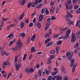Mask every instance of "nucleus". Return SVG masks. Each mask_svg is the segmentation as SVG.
Segmentation results:
<instances>
[{"label": "nucleus", "instance_id": "obj_15", "mask_svg": "<svg viewBox=\"0 0 80 80\" xmlns=\"http://www.w3.org/2000/svg\"><path fill=\"white\" fill-rule=\"evenodd\" d=\"M36 37V35L35 34L33 35L32 38L31 39V41H32V42H33L34 40H35V37Z\"/></svg>", "mask_w": 80, "mask_h": 80}, {"label": "nucleus", "instance_id": "obj_63", "mask_svg": "<svg viewBox=\"0 0 80 80\" xmlns=\"http://www.w3.org/2000/svg\"><path fill=\"white\" fill-rule=\"evenodd\" d=\"M57 77V76H54L53 77L52 80H55V78L56 79V77Z\"/></svg>", "mask_w": 80, "mask_h": 80}, {"label": "nucleus", "instance_id": "obj_19", "mask_svg": "<svg viewBox=\"0 0 80 80\" xmlns=\"http://www.w3.org/2000/svg\"><path fill=\"white\" fill-rule=\"evenodd\" d=\"M41 26L42 24H41V23H40L39 22H38L37 24V27L39 29H40Z\"/></svg>", "mask_w": 80, "mask_h": 80}, {"label": "nucleus", "instance_id": "obj_18", "mask_svg": "<svg viewBox=\"0 0 80 80\" xmlns=\"http://www.w3.org/2000/svg\"><path fill=\"white\" fill-rule=\"evenodd\" d=\"M42 5H43V3H42L39 4V5H38V6H37L36 7V8L37 9H38V8H40V7H42Z\"/></svg>", "mask_w": 80, "mask_h": 80}, {"label": "nucleus", "instance_id": "obj_50", "mask_svg": "<svg viewBox=\"0 0 80 80\" xmlns=\"http://www.w3.org/2000/svg\"><path fill=\"white\" fill-rule=\"evenodd\" d=\"M55 3V2L54 1H51L50 2V5L52 6H53Z\"/></svg>", "mask_w": 80, "mask_h": 80}, {"label": "nucleus", "instance_id": "obj_34", "mask_svg": "<svg viewBox=\"0 0 80 80\" xmlns=\"http://www.w3.org/2000/svg\"><path fill=\"white\" fill-rule=\"evenodd\" d=\"M45 9H47V10H46L45 12V13L47 15H48V14H49V11L47 10V8H45Z\"/></svg>", "mask_w": 80, "mask_h": 80}, {"label": "nucleus", "instance_id": "obj_58", "mask_svg": "<svg viewBox=\"0 0 80 80\" xmlns=\"http://www.w3.org/2000/svg\"><path fill=\"white\" fill-rule=\"evenodd\" d=\"M34 76L35 79V80H37V78H38V76L37 75V74H35L34 75Z\"/></svg>", "mask_w": 80, "mask_h": 80}, {"label": "nucleus", "instance_id": "obj_53", "mask_svg": "<svg viewBox=\"0 0 80 80\" xmlns=\"http://www.w3.org/2000/svg\"><path fill=\"white\" fill-rule=\"evenodd\" d=\"M78 0H72V2L73 3H76L78 2Z\"/></svg>", "mask_w": 80, "mask_h": 80}, {"label": "nucleus", "instance_id": "obj_55", "mask_svg": "<svg viewBox=\"0 0 80 80\" xmlns=\"http://www.w3.org/2000/svg\"><path fill=\"white\" fill-rule=\"evenodd\" d=\"M53 37H54V38H57V37H58V34H54Z\"/></svg>", "mask_w": 80, "mask_h": 80}, {"label": "nucleus", "instance_id": "obj_27", "mask_svg": "<svg viewBox=\"0 0 80 80\" xmlns=\"http://www.w3.org/2000/svg\"><path fill=\"white\" fill-rule=\"evenodd\" d=\"M76 66H77V64H75L73 67L72 71L73 73V72H75V67H76Z\"/></svg>", "mask_w": 80, "mask_h": 80}, {"label": "nucleus", "instance_id": "obj_43", "mask_svg": "<svg viewBox=\"0 0 80 80\" xmlns=\"http://www.w3.org/2000/svg\"><path fill=\"white\" fill-rule=\"evenodd\" d=\"M45 8H43L42 9V11H41V13L42 14H43V13H45Z\"/></svg>", "mask_w": 80, "mask_h": 80}, {"label": "nucleus", "instance_id": "obj_37", "mask_svg": "<svg viewBox=\"0 0 80 80\" xmlns=\"http://www.w3.org/2000/svg\"><path fill=\"white\" fill-rule=\"evenodd\" d=\"M68 25H72V24H73V22L72 21H70L69 20V21H68Z\"/></svg>", "mask_w": 80, "mask_h": 80}, {"label": "nucleus", "instance_id": "obj_41", "mask_svg": "<svg viewBox=\"0 0 80 80\" xmlns=\"http://www.w3.org/2000/svg\"><path fill=\"white\" fill-rule=\"evenodd\" d=\"M79 44L77 42L75 45H74V48H77V47H78V45Z\"/></svg>", "mask_w": 80, "mask_h": 80}, {"label": "nucleus", "instance_id": "obj_21", "mask_svg": "<svg viewBox=\"0 0 80 80\" xmlns=\"http://www.w3.org/2000/svg\"><path fill=\"white\" fill-rule=\"evenodd\" d=\"M19 37H25V34L24 33H21L19 34Z\"/></svg>", "mask_w": 80, "mask_h": 80}, {"label": "nucleus", "instance_id": "obj_7", "mask_svg": "<svg viewBox=\"0 0 80 80\" xmlns=\"http://www.w3.org/2000/svg\"><path fill=\"white\" fill-rule=\"evenodd\" d=\"M63 78V77L60 76V75H57L56 77V80H62Z\"/></svg>", "mask_w": 80, "mask_h": 80}, {"label": "nucleus", "instance_id": "obj_60", "mask_svg": "<svg viewBox=\"0 0 80 80\" xmlns=\"http://www.w3.org/2000/svg\"><path fill=\"white\" fill-rule=\"evenodd\" d=\"M2 55L3 56L5 55V51H3L1 53Z\"/></svg>", "mask_w": 80, "mask_h": 80}, {"label": "nucleus", "instance_id": "obj_22", "mask_svg": "<svg viewBox=\"0 0 80 80\" xmlns=\"http://www.w3.org/2000/svg\"><path fill=\"white\" fill-rule=\"evenodd\" d=\"M76 35L77 36L78 38H79L80 37V31H78L76 33Z\"/></svg>", "mask_w": 80, "mask_h": 80}, {"label": "nucleus", "instance_id": "obj_1", "mask_svg": "<svg viewBox=\"0 0 80 80\" xmlns=\"http://www.w3.org/2000/svg\"><path fill=\"white\" fill-rule=\"evenodd\" d=\"M71 33V30L68 29L67 30L66 32V35L64 36H62L59 38V40L60 39H64V40H67L68 37H69V35Z\"/></svg>", "mask_w": 80, "mask_h": 80}, {"label": "nucleus", "instance_id": "obj_23", "mask_svg": "<svg viewBox=\"0 0 80 80\" xmlns=\"http://www.w3.org/2000/svg\"><path fill=\"white\" fill-rule=\"evenodd\" d=\"M23 17H24V13H22L19 17V19L20 20H22L23 19Z\"/></svg>", "mask_w": 80, "mask_h": 80}, {"label": "nucleus", "instance_id": "obj_2", "mask_svg": "<svg viewBox=\"0 0 80 80\" xmlns=\"http://www.w3.org/2000/svg\"><path fill=\"white\" fill-rule=\"evenodd\" d=\"M72 3V0H68L67 2L65 3V5L66 6V9L67 10H71L72 8V6L70 5ZM69 5H70L69 6Z\"/></svg>", "mask_w": 80, "mask_h": 80}, {"label": "nucleus", "instance_id": "obj_8", "mask_svg": "<svg viewBox=\"0 0 80 80\" xmlns=\"http://www.w3.org/2000/svg\"><path fill=\"white\" fill-rule=\"evenodd\" d=\"M17 44L18 45L19 48H21L23 45V44H22V43L20 42V40H18V41Z\"/></svg>", "mask_w": 80, "mask_h": 80}, {"label": "nucleus", "instance_id": "obj_17", "mask_svg": "<svg viewBox=\"0 0 80 80\" xmlns=\"http://www.w3.org/2000/svg\"><path fill=\"white\" fill-rule=\"evenodd\" d=\"M53 45V42H49L48 44H47L46 45V46L47 47H51V46H52Z\"/></svg>", "mask_w": 80, "mask_h": 80}, {"label": "nucleus", "instance_id": "obj_4", "mask_svg": "<svg viewBox=\"0 0 80 80\" xmlns=\"http://www.w3.org/2000/svg\"><path fill=\"white\" fill-rule=\"evenodd\" d=\"M73 54H72V53L70 52H68L66 53V57H67V59L69 60H71L72 58V56Z\"/></svg>", "mask_w": 80, "mask_h": 80}, {"label": "nucleus", "instance_id": "obj_10", "mask_svg": "<svg viewBox=\"0 0 80 80\" xmlns=\"http://www.w3.org/2000/svg\"><path fill=\"white\" fill-rule=\"evenodd\" d=\"M43 15L42 14L40 15L39 18V22H41L43 20Z\"/></svg>", "mask_w": 80, "mask_h": 80}, {"label": "nucleus", "instance_id": "obj_11", "mask_svg": "<svg viewBox=\"0 0 80 80\" xmlns=\"http://www.w3.org/2000/svg\"><path fill=\"white\" fill-rule=\"evenodd\" d=\"M55 8L54 6L52 7L50 9V12L51 13H53L55 12Z\"/></svg>", "mask_w": 80, "mask_h": 80}, {"label": "nucleus", "instance_id": "obj_31", "mask_svg": "<svg viewBox=\"0 0 80 80\" xmlns=\"http://www.w3.org/2000/svg\"><path fill=\"white\" fill-rule=\"evenodd\" d=\"M42 75V71L40 70L38 72V77H41Z\"/></svg>", "mask_w": 80, "mask_h": 80}, {"label": "nucleus", "instance_id": "obj_38", "mask_svg": "<svg viewBox=\"0 0 80 80\" xmlns=\"http://www.w3.org/2000/svg\"><path fill=\"white\" fill-rule=\"evenodd\" d=\"M55 57V55H51L50 56V59L52 58V59H53Z\"/></svg>", "mask_w": 80, "mask_h": 80}, {"label": "nucleus", "instance_id": "obj_3", "mask_svg": "<svg viewBox=\"0 0 80 80\" xmlns=\"http://www.w3.org/2000/svg\"><path fill=\"white\" fill-rule=\"evenodd\" d=\"M42 0H35L34 2H32V7H35L38 3H41Z\"/></svg>", "mask_w": 80, "mask_h": 80}, {"label": "nucleus", "instance_id": "obj_32", "mask_svg": "<svg viewBox=\"0 0 80 80\" xmlns=\"http://www.w3.org/2000/svg\"><path fill=\"white\" fill-rule=\"evenodd\" d=\"M50 38L46 39L45 41V44H47V43H48V42H49V41H50Z\"/></svg>", "mask_w": 80, "mask_h": 80}, {"label": "nucleus", "instance_id": "obj_51", "mask_svg": "<svg viewBox=\"0 0 80 80\" xmlns=\"http://www.w3.org/2000/svg\"><path fill=\"white\" fill-rule=\"evenodd\" d=\"M15 27V24H12L9 26V27Z\"/></svg>", "mask_w": 80, "mask_h": 80}, {"label": "nucleus", "instance_id": "obj_62", "mask_svg": "<svg viewBox=\"0 0 80 80\" xmlns=\"http://www.w3.org/2000/svg\"><path fill=\"white\" fill-rule=\"evenodd\" d=\"M25 22H26V23H29V20L28 19H26L25 20Z\"/></svg>", "mask_w": 80, "mask_h": 80}, {"label": "nucleus", "instance_id": "obj_33", "mask_svg": "<svg viewBox=\"0 0 80 80\" xmlns=\"http://www.w3.org/2000/svg\"><path fill=\"white\" fill-rule=\"evenodd\" d=\"M32 3H31V2H30L28 4V6H27L28 8H30V6H31L32 5Z\"/></svg>", "mask_w": 80, "mask_h": 80}, {"label": "nucleus", "instance_id": "obj_29", "mask_svg": "<svg viewBox=\"0 0 80 80\" xmlns=\"http://www.w3.org/2000/svg\"><path fill=\"white\" fill-rule=\"evenodd\" d=\"M65 18L66 21H70V19H69V17H68V15H66L65 16Z\"/></svg>", "mask_w": 80, "mask_h": 80}, {"label": "nucleus", "instance_id": "obj_16", "mask_svg": "<svg viewBox=\"0 0 80 80\" xmlns=\"http://www.w3.org/2000/svg\"><path fill=\"white\" fill-rule=\"evenodd\" d=\"M55 52H56L55 50V49H53V50H51L50 51V53L52 55H54V54H55Z\"/></svg>", "mask_w": 80, "mask_h": 80}, {"label": "nucleus", "instance_id": "obj_59", "mask_svg": "<svg viewBox=\"0 0 80 80\" xmlns=\"http://www.w3.org/2000/svg\"><path fill=\"white\" fill-rule=\"evenodd\" d=\"M32 54H30L29 58V60H31V59H32Z\"/></svg>", "mask_w": 80, "mask_h": 80}, {"label": "nucleus", "instance_id": "obj_48", "mask_svg": "<svg viewBox=\"0 0 80 80\" xmlns=\"http://www.w3.org/2000/svg\"><path fill=\"white\" fill-rule=\"evenodd\" d=\"M2 20L4 22H6V21H7L8 20V18H2Z\"/></svg>", "mask_w": 80, "mask_h": 80}, {"label": "nucleus", "instance_id": "obj_45", "mask_svg": "<svg viewBox=\"0 0 80 80\" xmlns=\"http://www.w3.org/2000/svg\"><path fill=\"white\" fill-rule=\"evenodd\" d=\"M74 10H76V9H77L78 8V6L77 5H76L74 6Z\"/></svg>", "mask_w": 80, "mask_h": 80}, {"label": "nucleus", "instance_id": "obj_39", "mask_svg": "<svg viewBox=\"0 0 80 80\" xmlns=\"http://www.w3.org/2000/svg\"><path fill=\"white\" fill-rule=\"evenodd\" d=\"M18 58V56H15V63H17V59Z\"/></svg>", "mask_w": 80, "mask_h": 80}, {"label": "nucleus", "instance_id": "obj_14", "mask_svg": "<svg viewBox=\"0 0 80 80\" xmlns=\"http://www.w3.org/2000/svg\"><path fill=\"white\" fill-rule=\"evenodd\" d=\"M50 25V22H48L47 23V25L46 26V28L44 29L45 30H47V29L48 28V27H49V26Z\"/></svg>", "mask_w": 80, "mask_h": 80}, {"label": "nucleus", "instance_id": "obj_56", "mask_svg": "<svg viewBox=\"0 0 80 80\" xmlns=\"http://www.w3.org/2000/svg\"><path fill=\"white\" fill-rule=\"evenodd\" d=\"M63 80H68V77H67V76H65Z\"/></svg>", "mask_w": 80, "mask_h": 80}, {"label": "nucleus", "instance_id": "obj_52", "mask_svg": "<svg viewBox=\"0 0 80 80\" xmlns=\"http://www.w3.org/2000/svg\"><path fill=\"white\" fill-rule=\"evenodd\" d=\"M13 41H11L10 42L9 44V46L10 47V46H11V45H12V44H13Z\"/></svg>", "mask_w": 80, "mask_h": 80}, {"label": "nucleus", "instance_id": "obj_61", "mask_svg": "<svg viewBox=\"0 0 80 80\" xmlns=\"http://www.w3.org/2000/svg\"><path fill=\"white\" fill-rule=\"evenodd\" d=\"M47 63L48 65H49V64H50V63H51V61H50V60H49L47 62Z\"/></svg>", "mask_w": 80, "mask_h": 80}, {"label": "nucleus", "instance_id": "obj_5", "mask_svg": "<svg viewBox=\"0 0 80 80\" xmlns=\"http://www.w3.org/2000/svg\"><path fill=\"white\" fill-rule=\"evenodd\" d=\"M33 72H34V70L32 68H31L30 69L29 68H26L25 69L24 72H27L28 74L29 75V74H30L31 72L33 73Z\"/></svg>", "mask_w": 80, "mask_h": 80}, {"label": "nucleus", "instance_id": "obj_24", "mask_svg": "<svg viewBox=\"0 0 80 80\" xmlns=\"http://www.w3.org/2000/svg\"><path fill=\"white\" fill-rule=\"evenodd\" d=\"M13 36V33H11L9 34L8 36L7 37H8L9 38H12Z\"/></svg>", "mask_w": 80, "mask_h": 80}, {"label": "nucleus", "instance_id": "obj_46", "mask_svg": "<svg viewBox=\"0 0 80 80\" xmlns=\"http://www.w3.org/2000/svg\"><path fill=\"white\" fill-rule=\"evenodd\" d=\"M6 65H8V66H10V63L9 62V61L8 60H7V62H6Z\"/></svg>", "mask_w": 80, "mask_h": 80}, {"label": "nucleus", "instance_id": "obj_12", "mask_svg": "<svg viewBox=\"0 0 80 80\" xmlns=\"http://www.w3.org/2000/svg\"><path fill=\"white\" fill-rule=\"evenodd\" d=\"M18 2L19 3L22 4V5H23L25 3V0H23V1H22L21 0H19Z\"/></svg>", "mask_w": 80, "mask_h": 80}, {"label": "nucleus", "instance_id": "obj_35", "mask_svg": "<svg viewBox=\"0 0 80 80\" xmlns=\"http://www.w3.org/2000/svg\"><path fill=\"white\" fill-rule=\"evenodd\" d=\"M56 51H57V53H58V52H59V50H60V49L59 48V47H56Z\"/></svg>", "mask_w": 80, "mask_h": 80}, {"label": "nucleus", "instance_id": "obj_47", "mask_svg": "<svg viewBox=\"0 0 80 80\" xmlns=\"http://www.w3.org/2000/svg\"><path fill=\"white\" fill-rule=\"evenodd\" d=\"M7 65V62H4L2 65V67H5Z\"/></svg>", "mask_w": 80, "mask_h": 80}, {"label": "nucleus", "instance_id": "obj_36", "mask_svg": "<svg viewBox=\"0 0 80 80\" xmlns=\"http://www.w3.org/2000/svg\"><path fill=\"white\" fill-rule=\"evenodd\" d=\"M77 50H78V48H76L74 50V52L75 53H76V54H77L78 53V51H77Z\"/></svg>", "mask_w": 80, "mask_h": 80}, {"label": "nucleus", "instance_id": "obj_30", "mask_svg": "<svg viewBox=\"0 0 80 80\" xmlns=\"http://www.w3.org/2000/svg\"><path fill=\"white\" fill-rule=\"evenodd\" d=\"M58 71H56L55 72H53L52 73V76H54V75H57V74L58 73Z\"/></svg>", "mask_w": 80, "mask_h": 80}, {"label": "nucleus", "instance_id": "obj_40", "mask_svg": "<svg viewBox=\"0 0 80 80\" xmlns=\"http://www.w3.org/2000/svg\"><path fill=\"white\" fill-rule=\"evenodd\" d=\"M51 20H55V19H56V18L55 16H53L51 18Z\"/></svg>", "mask_w": 80, "mask_h": 80}, {"label": "nucleus", "instance_id": "obj_57", "mask_svg": "<svg viewBox=\"0 0 80 80\" xmlns=\"http://www.w3.org/2000/svg\"><path fill=\"white\" fill-rule=\"evenodd\" d=\"M60 32H61V33H63V32L64 29H62V28H60Z\"/></svg>", "mask_w": 80, "mask_h": 80}, {"label": "nucleus", "instance_id": "obj_49", "mask_svg": "<svg viewBox=\"0 0 80 80\" xmlns=\"http://www.w3.org/2000/svg\"><path fill=\"white\" fill-rule=\"evenodd\" d=\"M52 76H49L47 80H52Z\"/></svg>", "mask_w": 80, "mask_h": 80}, {"label": "nucleus", "instance_id": "obj_25", "mask_svg": "<svg viewBox=\"0 0 80 80\" xmlns=\"http://www.w3.org/2000/svg\"><path fill=\"white\" fill-rule=\"evenodd\" d=\"M74 59L71 60L70 62L71 63V67H72L74 64Z\"/></svg>", "mask_w": 80, "mask_h": 80}, {"label": "nucleus", "instance_id": "obj_26", "mask_svg": "<svg viewBox=\"0 0 80 80\" xmlns=\"http://www.w3.org/2000/svg\"><path fill=\"white\" fill-rule=\"evenodd\" d=\"M31 52H35V48L34 46H32L31 49Z\"/></svg>", "mask_w": 80, "mask_h": 80}, {"label": "nucleus", "instance_id": "obj_9", "mask_svg": "<svg viewBox=\"0 0 80 80\" xmlns=\"http://www.w3.org/2000/svg\"><path fill=\"white\" fill-rule=\"evenodd\" d=\"M15 66L16 68V70H19V69H20V67H21V64H16Z\"/></svg>", "mask_w": 80, "mask_h": 80}, {"label": "nucleus", "instance_id": "obj_44", "mask_svg": "<svg viewBox=\"0 0 80 80\" xmlns=\"http://www.w3.org/2000/svg\"><path fill=\"white\" fill-rule=\"evenodd\" d=\"M33 24L32 22H31L29 23V27H33Z\"/></svg>", "mask_w": 80, "mask_h": 80}, {"label": "nucleus", "instance_id": "obj_64", "mask_svg": "<svg viewBox=\"0 0 80 80\" xmlns=\"http://www.w3.org/2000/svg\"><path fill=\"white\" fill-rule=\"evenodd\" d=\"M49 34L50 35V34H52V30L51 29H49Z\"/></svg>", "mask_w": 80, "mask_h": 80}, {"label": "nucleus", "instance_id": "obj_54", "mask_svg": "<svg viewBox=\"0 0 80 80\" xmlns=\"http://www.w3.org/2000/svg\"><path fill=\"white\" fill-rule=\"evenodd\" d=\"M11 74H12V72H10L8 74V77L7 78V79H8V78H10V76H11Z\"/></svg>", "mask_w": 80, "mask_h": 80}, {"label": "nucleus", "instance_id": "obj_13", "mask_svg": "<svg viewBox=\"0 0 80 80\" xmlns=\"http://www.w3.org/2000/svg\"><path fill=\"white\" fill-rule=\"evenodd\" d=\"M62 71V72H63L64 73H66V70L64 68V67H63V66L62 65L61 66L60 68Z\"/></svg>", "mask_w": 80, "mask_h": 80}, {"label": "nucleus", "instance_id": "obj_20", "mask_svg": "<svg viewBox=\"0 0 80 80\" xmlns=\"http://www.w3.org/2000/svg\"><path fill=\"white\" fill-rule=\"evenodd\" d=\"M24 26L25 24H24V22H21L20 25L21 28H23V27H24Z\"/></svg>", "mask_w": 80, "mask_h": 80}, {"label": "nucleus", "instance_id": "obj_42", "mask_svg": "<svg viewBox=\"0 0 80 80\" xmlns=\"http://www.w3.org/2000/svg\"><path fill=\"white\" fill-rule=\"evenodd\" d=\"M50 34H49V33H47L44 35V36L45 38H46V37H49V36H50Z\"/></svg>", "mask_w": 80, "mask_h": 80}, {"label": "nucleus", "instance_id": "obj_6", "mask_svg": "<svg viewBox=\"0 0 80 80\" xmlns=\"http://www.w3.org/2000/svg\"><path fill=\"white\" fill-rule=\"evenodd\" d=\"M76 41V36L75 33H73L72 34L71 41L72 43H74Z\"/></svg>", "mask_w": 80, "mask_h": 80}, {"label": "nucleus", "instance_id": "obj_28", "mask_svg": "<svg viewBox=\"0 0 80 80\" xmlns=\"http://www.w3.org/2000/svg\"><path fill=\"white\" fill-rule=\"evenodd\" d=\"M62 43V41H58L57 42V45H60Z\"/></svg>", "mask_w": 80, "mask_h": 80}]
</instances>
